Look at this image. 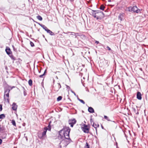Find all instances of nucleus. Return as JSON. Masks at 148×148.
<instances>
[{
  "mask_svg": "<svg viewBox=\"0 0 148 148\" xmlns=\"http://www.w3.org/2000/svg\"><path fill=\"white\" fill-rule=\"evenodd\" d=\"M47 32L51 36H54L55 35V34L54 33L52 32L49 29L47 30Z\"/></svg>",
  "mask_w": 148,
  "mask_h": 148,
  "instance_id": "14",
  "label": "nucleus"
},
{
  "mask_svg": "<svg viewBox=\"0 0 148 148\" xmlns=\"http://www.w3.org/2000/svg\"><path fill=\"white\" fill-rule=\"evenodd\" d=\"M65 85L66 86L67 90H68V91L69 92L70 89V87L69 86L66 84Z\"/></svg>",
  "mask_w": 148,
  "mask_h": 148,
  "instance_id": "31",
  "label": "nucleus"
},
{
  "mask_svg": "<svg viewBox=\"0 0 148 148\" xmlns=\"http://www.w3.org/2000/svg\"><path fill=\"white\" fill-rule=\"evenodd\" d=\"M36 17L40 21H42V17L40 15H38Z\"/></svg>",
  "mask_w": 148,
  "mask_h": 148,
  "instance_id": "24",
  "label": "nucleus"
},
{
  "mask_svg": "<svg viewBox=\"0 0 148 148\" xmlns=\"http://www.w3.org/2000/svg\"><path fill=\"white\" fill-rule=\"evenodd\" d=\"M3 109L2 106L1 104H0V111H1Z\"/></svg>",
  "mask_w": 148,
  "mask_h": 148,
  "instance_id": "37",
  "label": "nucleus"
},
{
  "mask_svg": "<svg viewBox=\"0 0 148 148\" xmlns=\"http://www.w3.org/2000/svg\"><path fill=\"white\" fill-rule=\"evenodd\" d=\"M61 87V86L60 84L58 83L57 85L53 87V89L55 91L58 92Z\"/></svg>",
  "mask_w": 148,
  "mask_h": 148,
  "instance_id": "7",
  "label": "nucleus"
},
{
  "mask_svg": "<svg viewBox=\"0 0 148 148\" xmlns=\"http://www.w3.org/2000/svg\"><path fill=\"white\" fill-rule=\"evenodd\" d=\"M105 61L106 62V63L107 64L108 66V60H105Z\"/></svg>",
  "mask_w": 148,
  "mask_h": 148,
  "instance_id": "41",
  "label": "nucleus"
},
{
  "mask_svg": "<svg viewBox=\"0 0 148 148\" xmlns=\"http://www.w3.org/2000/svg\"><path fill=\"white\" fill-rule=\"evenodd\" d=\"M69 33H72V34H71V35H74V36H75L76 35V33H75V32H69Z\"/></svg>",
  "mask_w": 148,
  "mask_h": 148,
  "instance_id": "35",
  "label": "nucleus"
},
{
  "mask_svg": "<svg viewBox=\"0 0 148 148\" xmlns=\"http://www.w3.org/2000/svg\"><path fill=\"white\" fill-rule=\"evenodd\" d=\"M12 108L14 111H16L17 110L18 106L16 103L14 102L12 105Z\"/></svg>",
  "mask_w": 148,
  "mask_h": 148,
  "instance_id": "10",
  "label": "nucleus"
},
{
  "mask_svg": "<svg viewBox=\"0 0 148 148\" xmlns=\"http://www.w3.org/2000/svg\"><path fill=\"white\" fill-rule=\"evenodd\" d=\"M142 95L141 93L139 92H138L137 93L136 98L139 100H140L142 99Z\"/></svg>",
  "mask_w": 148,
  "mask_h": 148,
  "instance_id": "11",
  "label": "nucleus"
},
{
  "mask_svg": "<svg viewBox=\"0 0 148 148\" xmlns=\"http://www.w3.org/2000/svg\"><path fill=\"white\" fill-rule=\"evenodd\" d=\"M12 88H12L10 86H9L8 84H7L6 83H5V85L4 87V99H5V96H6L7 97V99L8 102H9L8 99L9 97V93L10 92V90L12 89Z\"/></svg>",
  "mask_w": 148,
  "mask_h": 148,
  "instance_id": "3",
  "label": "nucleus"
},
{
  "mask_svg": "<svg viewBox=\"0 0 148 148\" xmlns=\"http://www.w3.org/2000/svg\"><path fill=\"white\" fill-rule=\"evenodd\" d=\"M62 97L61 96H59L57 98V101H58L61 100L62 99Z\"/></svg>",
  "mask_w": 148,
  "mask_h": 148,
  "instance_id": "28",
  "label": "nucleus"
},
{
  "mask_svg": "<svg viewBox=\"0 0 148 148\" xmlns=\"http://www.w3.org/2000/svg\"><path fill=\"white\" fill-rule=\"evenodd\" d=\"M47 130V127H45L44 128L43 132L42 133V136H40V135H38L39 138H42V137H44L46 135V133Z\"/></svg>",
  "mask_w": 148,
  "mask_h": 148,
  "instance_id": "8",
  "label": "nucleus"
},
{
  "mask_svg": "<svg viewBox=\"0 0 148 148\" xmlns=\"http://www.w3.org/2000/svg\"><path fill=\"white\" fill-rule=\"evenodd\" d=\"M23 94L24 96H26L27 95L26 90H25V89H24V90L23 91Z\"/></svg>",
  "mask_w": 148,
  "mask_h": 148,
  "instance_id": "32",
  "label": "nucleus"
},
{
  "mask_svg": "<svg viewBox=\"0 0 148 148\" xmlns=\"http://www.w3.org/2000/svg\"><path fill=\"white\" fill-rule=\"evenodd\" d=\"M38 24L41 27L42 25H43L42 24H40V23H38Z\"/></svg>",
  "mask_w": 148,
  "mask_h": 148,
  "instance_id": "47",
  "label": "nucleus"
},
{
  "mask_svg": "<svg viewBox=\"0 0 148 148\" xmlns=\"http://www.w3.org/2000/svg\"><path fill=\"white\" fill-rule=\"evenodd\" d=\"M85 148H90L87 142H86V145L84 147Z\"/></svg>",
  "mask_w": 148,
  "mask_h": 148,
  "instance_id": "29",
  "label": "nucleus"
},
{
  "mask_svg": "<svg viewBox=\"0 0 148 148\" xmlns=\"http://www.w3.org/2000/svg\"><path fill=\"white\" fill-rule=\"evenodd\" d=\"M105 49L106 50L107 49L109 51H111L112 53H113V51L111 50V48L108 46H107L106 48H105Z\"/></svg>",
  "mask_w": 148,
  "mask_h": 148,
  "instance_id": "23",
  "label": "nucleus"
},
{
  "mask_svg": "<svg viewBox=\"0 0 148 148\" xmlns=\"http://www.w3.org/2000/svg\"><path fill=\"white\" fill-rule=\"evenodd\" d=\"M5 117V114H3L0 115V119H4Z\"/></svg>",
  "mask_w": 148,
  "mask_h": 148,
  "instance_id": "19",
  "label": "nucleus"
},
{
  "mask_svg": "<svg viewBox=\"0 0 148 148\" xmlns=\"http://www.w3.org/2000/svg\"><path fill=\"white\" fill-rule=\"evenodd\" d=\"M28 84L30 86H32V81L31 79H29L28 81Z\"/></svg>",
  "mask_w": 148,
  "mask_h": 148,
  "instance_id": "22",
  "label": "nucleus"
},
{
  "mask_svg": "<svg viewBox=\"0 0 148 148\" xmlns=\"http://www.w3.org/2000/svg\"><path fill=\"white\" fill-rule=\"evenodd\" d=\"M38 72L39 73H40V72H41V71H39L38 70Z\"/></svg>",
  "mask_w": 148,
  "mask_h": 148,
  "instance_id": "55",
  "label": "nucleus"
},
{
  "mask_svg": "<svg viewBox=\"0 0 148 148\" xmlns=\"http://www.w3.org/2000/svg\"><path fill=\"white\" fill-rule=\"evenodd\" d=\"M82 130L84 132L86 133H89L91 135L92 134L90 132H89V128L88 126V125L86 124H84L83 125V127H81Z\"/></svg>",
  "mask_w": 148,
  "mask_h": 148,
  "instance_id": "5",
  "label": "nucleus"
},
{
  "mask_svg": "<svg viewBox=\"0 0 148 148\" xmlns=\"http://www.w3.org/2000/svg\"><path fill=\"white\" fill-rule=\"evenodd\" d=\"M41 27H42L46 32H47V30L49 29L46 26L43 25H42Z\"/></svg>",
  "mask_w": 148,
  "mask_h": 148,
  "instance_id": "18",
  "label": "nucleus"
},
{
  "mask_svg": "<svg viewBox=\"0 0 148 148\" xmlns=\"http://www.w3.org/2000/svg\"><path fill=\"white\" fill-rule=\"evenodd\" d=\"M71 129L69 127H64L59 132V135L58 138L62 140L60 144H62L64 147H66L72 141L69 137Z\"/></svg>",
  "mask_w": 148,
  "mask_h": 148,
  "instance_id": "1",
  "label": "nucleus"
},
{
  "mask_svg": "<svg viewBox=\"0 0 148 148\" xmlns=\"http://www.w3.org/2000/svg\"><path fill=\"white\" fill-rule=\"evenodd\" d=\"M4 129L2 127H0V132H2L3 131Z\"/></svg>",
  "mask_w": 148,
  "mask_h": 148,
  "instance_id": "36",
  "label": "nucleus"
},
{
  "mask_svg": "<svg viewBox=\"0 0 148 148\" xmlns=\"http://www.w3.org/2000/svg\"><path fill=\"white\" fill-rule=\"evenodd\" d=\"M95 43H96L97 44H98L99 43V42L98 41H95Z\"/></svg>",
  "mask_w": 148,
  "mask_h": 148,
  "instance_id": "43",
  "label": "nucleus"
},
{
  "mask_svg": "<svg viewBox=\"0 0 148 148\" xmlns=\"http://www.w3.org/2000/svg\"><path fill=\"white\" fill-rule=\"evenodd\" d=\"M51 121H50L49 122V125H50L51 124Z\"/></svg>",
  "mask_w": 148,
  "mask_h": 148,
  "instance_id": "49",
  "label": "nucleus"
},
{
  "mask_svg": "<svg viewBox=\"0 0 148 148\" xmlns=\"http://www.w3.org/2000/svg\"><path fill=\"white\" fill-rule=\"evenodd\" d=\"M87 91H88L89 92V90H87Z\"/></svg>",
  "mask_w": 148,
  "mask_h": 148,
  "instance_id": "62",
  "label": "nucleus"
},
{
  "mask_svg": "<svg viewBox=\"0 0 148 148\" xmlns=\"http://www.w3.org/2000/svg\"><path fill=\"white\" fill-rule=\"evenodd\" d=\"M95 130H96V134L97 135V128H95Z\"/></svg>",
  "mask_w": 148,
  "mask_h": 148,
  "instance_id": "48",
  "label": "nucleus"
},
{
  "mask_svg": "<svg viewBox=\"0 0 148 148\" xmlns=\"http://www.w3.org/2000/svg\"><path fill=\"white\" fill-rule=\"evenodd\" d=\"M124 13H121L119 14L118 16V18L119 20H120L121 21L123 20V18L124 16Z\"/></svg>",
  "mask_w": 148,
  "mask_h": 148,
  "instance_id": "12",
  "label": "nucleus"
},
{
  "mask_svg": "<svg viewBox=\"0 0 148 148\" xmlns=\"http://www.w3.org/2000/svg\"><path fill=\"white\" fill-rule=\"evenodd\" d=\"M47 73V69H46L44 72V73L42 75H40L39 76V77L40 78H42L43 77V76L46 75V73Z\"/></svg>",
  "mask_w": 148,
  "mask_h": 148,
  "instance_id": "15",
  "label": "nucleus"
},
{
  "mask_svg": "<svg viewBox=\"0 0 148 148\" xmlns=\"http://www.w3.org/2000/svg\"><path fill=\"white\" fill-rule=\"evenodd\" d=\"M101 128H102V129H103V128H103V126L102 125H101Z\"/></svg>",
  "mask_w": 148,
  "mask_h": 148,
  "instance_id": "52",
  "label": "nucleus"
},
{
  "mask_svg": "<svg viewBox=\"0 0 148 148\" xmlns=\"http://www.w3.org/2000/svg\"><path fill=\"white\" fill-rule=\"evenodd\" d=\"M51 125H48L47 127V130L49 131H51Z\"/></svg>",
  "mask_w": 148,
  "mask_h": 148,
  "instance_id": "30",
  "label": "nucleus"
},
{
  "mask_svg": "<svg viewBox=\"0 0 148 148\" xmlns=\"http://www.w3.org/2000/svg\"><path fill=\"white\" fill-rule=\"evenodd\" d=\"M74 0H70L71 1H73Z\"/></svg>",
  "mask_w": 148,
  "mask_h": 148,
  "instance_id": "56",
  "label": "nucleus"
},
{
  "mask_svg": "<svg viewBox=\"0 0 148 148\" xmlns=\"http://www.w3.org/2000/svg\"><path fill=\"white\" fill-rule=\"evenodd\" d=\"M70 91H71V92L72 93H73L74 95H75V96H76V94H75V92H74L71 89H70Z\"/></svg>",
  "mask_w": 148,
  "mask_h": 148,
  "instance_id": "39",
  "label": "nucleus"
},
{
  "mask_svg": "<svg viewBox=\"0 0 148 148\" xmlns=\"http://www.w3.org/2000/svg\"><path fill=\"white\" fill-rule=\"evenodd\" d=\"M92 126L93 127H94L95 128H97V127H98L99 126V125L98 124H95V125L94 123L93 122V124L92 125Z\"/></svg>",
  "mask_w": 148,
  "mask_h": 148,
  "instance_id": "21",
  "label": "nucleus"
},
{
  "mask_svg": "<svg viewBox=\"0 0 148 148\" xmlns=\"http://www.w3.org/2000/svg\"><path fill=\"white\" fill-rule=\"evenodd\" d=\"M5 51L6 53L8 55H10L12 53V52L11 51L9 47H6Z\"/></svg>",
  "mask_w": 148,
  "mask_h": 148,
  "instance_id": "9",
  "label": "nucleus"
},
{
  "mask_svg": "<svg viewBox=\"0 0 148 148\" xmlns=\"http://www.w3.org/2000/svg\"><path fill=\"white\" fill-rule=\"evenodd\" d=\"M88 111L90 113H93L94 112V110L93 108L91 107H89L88 108Z\"/></svg>",
  "mask_w": 148,
  "mask_h": 148,
  "instance_id": "13",
  "label": "nucleus"
},
{
  "mask_svg": "<svg viewBox=\"0 0 148 148\" xmlns=\"http://www.w3.org/2000/svg\"><path fill=\"white\" fill-rule=\"evenodd\" d=\"M77 96V99L79 101V100H80L81 99H80L78 97V95Z\"/></svg>",
  "mask_w": 148,
  "mask_h": 148,
  "instance_id": "46",
  "label": "nucleus"
},
{
  "mask_svg": "<svg viewBox=\"0 0 148 148\" xmlns=\"http://www.w3.org/2000/svg\"><path fill=\"white\" fill-rule=\"evenodd\" d=\"M91 11V15L97 19L101 20L104 18V14L102 12L99 10H92Z\"/></svg>",
  "mask_w": 148,
  "mask_h": 148,
  "instance_id": "2",
  "label": "nucleus"
},
{
  "mask_svg": "<svg viewBox=\"0 0 148 148\" xmlns=\"http://www.w3.org/2000/svg\"><path fill=\"white\" fill-rule=\"evenodd\" d=\"M76 120L75 119H70L68 121L69 124L71 125V127H73L74 125L76 123Z\"/></svg>",
  "mask_w": 148,
  "mask_h": 148,
  "instance_id": "6",
  "label": "nucleus"
},
{
  "mask_svg": "<svg viewBox=\"0 0 148 148\" xmlns=\"http://www.w3.org/2000/svg\"><path fill=\"white\" fill-rule=\"evenodd\" d=\"M12 47L14 51H17L16 49L15 48L14 45H12Z\"/></svg>",
  "mask_w": 148,
  "mask_h": 148,
  "instance_id": "38",
  "label": "nucleus"
},
{
  "mask_svg": "<svg viewBox=\"0 0 148 148\" xmlns=\"http://www.w3.org/2000/svg\"><path fill=\"white\" fill-rule=\"evenodd\" d=\"M140 70L141 71H142V68H140Z\"/></svg>",
  "mask_w": 148,
  "mask_h": 148,
  "instance_id": "51",
  "label": "nucleus"
},
{
  "mask_svg": "<svg viewBox=\"0 0 148 148\" xmlns=\"http://www.w3.org/2000/svg\"><path fill=\"white\" fill-rule=\"evenodd\" d=\"M43 37H45V36H44V35H43Z\"/></svg>",
  "mask_w": 148,
  "mask_h": 148,
  "instance_id": "60",
  "label": "nucleus"
},
{
  "mask_svg": "<svg viewBox=\"0 0 148 148\" xmlns=\"http://www.w3.org/2000/svg\"><path fill=\"white\" fill-rule=\"evenodd\" d=\"M56 78L57 79H58V77L57 76H56Z\"/></svg>",
  "mask_w": 148,
  "mask_h": 148,
  "instance_id": "58",
  "label": "nucleus"
},
{
  "mask_svg": "<svg viewBox=\"0 0 148 148\" xmlns=\"http://www.w3.org/2000/svg\"><path fill=\"white\" fill-rule=\"evenodd\" d=\"M133 111L136 114H138L139 113L138 111L137 112L136 110L134 107L132 108Z\"/></svg>",
  "mask_w": 148,
  "mask_h": 148,
  "instance_id": "17",
  "label": "nucleus"
},
{
  "mask_svg": "<svg viewBox=\"0 0 148 148\" xmlns=\"http://www.w3.org/2000/svg\"><path fill=\"white\" fill-rule=\"evenodd\" d=\"M108 1L109 2H110V1H111V0H109Z\"/></svg>",
  "mask_w": 148,
  "mask_h": 148,
  "instance_id": "57",
  "label": "nucleus"
},
{
  "mask_svg": "<svg viewBox=\"0 0 148 148\" xmlns=\"http://www.w3.org/2000/svg\"><path fill=\"white\" fill-rule=\"evenodd\" d=\"M76 35L77 36H84V35H83L82 34L78 33H76Z\"/></svg>",
  "mask_w": 148,
  "mask_h": 148,
  "instance_id": "26",
  "label": "nucleus"
},
{
  "mask_svg": "<svg viewBox=\"0 0 148 148\" xmlns=\"http://www.w3.org/2000/svg\"><path fill=\"white\" fill-rule=\"evenodd\" d=\"M8 56L13 61H14L16 60V58L12 55V53Z\"/></svg>",
  "mask_w": 148,
  "mask_h": 148,
  "instance_id": "16",
  "label": "nucleus"
},
{
  "mask_svg": "<svg viewBox=\"0 0 148 148\" xmlns=\"http://www.w3.org/2000/svg\"><path fill=\"white\" fill-rule=\"evenodd\" d=\"M11 123H12V125L14 126H16V123L15 121L14 120H12L11 121Z\"/></svg>",
  "mask_w": 148,
  "mask_h": 148,
  "instance_id": "25",
  "label": "nucleus"
},
{
  "mask_svg": "<svg viewBox=\"0 0 148 148\" xmlns=\"http://www.w3.org/2000/svg\"><path fill=\"white\" fill-rule=\"evenodd\" d=\"M22 88H23V91H24V89H25V88L23 87H22Z\"/></svg>",
  "mask_w": 148,
  "mask_h": 148,
  "instance_id": "54",
  "label": "nucleus"
},
{
  "mask_svg": "<svg viewBox=\"0 0 148 148\" xmlns=\"http://www.w3.org/2000/svg\"><path fill=\"white\" fill-rule=\"evenodd\" d=\"M25 123H24L23 124V125L24 126H25Z\"/></svg>",
  "mask_w": 148,
  "mask_h": 148,
  "instance_id": "50",
  "label": "nucleus"
},
{
  "mask_svg": "<svg viewBox=\"0 0 148 148\" xmlns=\"http://www.w3.org/2000/svg\"><path fill=\"white\" fill-rule=\"evenodd\" d=\"M53 84H54L55 83V80L53 78Z\"/></svg>",
  "mask_w": 148,
  "mask_h": 148,
  "instance_id": "44",
  "label": "nucleus"
},
{
  "mask_svg": "<svg viewBox=\"0 0 148 148\" xmlns=\"http://www.w3.org/2000/svg\"><path fill=\"white\" fill-rule=\"evenodd\" d=\"M105 8V6L103 5H101L99 8L101 10H104Z\"/></svg>",
  "mask_w": 148,
  "mask_h": 148,
  "instance_id": "20",
  "label": "nucleus"
},
{
  "mask_svg": "<svg viewBox=\"0 0 148 148\" xmlns=\"http://www.w3.org/2000/svg\"><path fill=\"white\" fill-rule=\"evenodd\" d=\"M116 148H119L117 146H116Z\"/></svg>",
  "mask_w": 148,
  "mask_h": 148,
  "instance_id": "61",
  "label": "nucleus"
},
{
  "mask_svg": "<svg viewBox=\"0 0 148 148\" xmlns=\"http://www.w3.org/2000/svg\"><path fill=\"white\" fill-rule=\"evenodd\" d=\"M63 145L62 144H60V143L59 144V146L60 148H62V146L63 147H64Z\"/></svg>",
  "mask_w": 148,
  "mask_h": 148,
  "instance_id": "40",
  "label": "nucleus"
},
{
  "mask_svg": "<svg viewBox=\"0 0 148 148\" xmlns=\"http://www.w3.org/2000/svg\"><path fill=\"white\" fill-rule=\"evenodd\" d=\"M75 38H77V36L76 35H75Z\"/></svg>",
  "mask_w": 148,
  "mask_h": 148,
  "instance_id": "53",
  "label": "nucleus"
},
{
  "mask_svg": "<svg viewBox=\"0 0 148 148\" xmlns=\"http://www.w3.org/2000/svg\"><path fill=\"white\" fill-rule=\"evenodd\" d=\"M104 118L105 119L107 120L108 121H111L109 119L108 117L107 116L104 115Z\"/></svg>",
  "mask_w": 148,
  "mask_h": 148,
  "instance_id": "27",
  "label": "nucleus"
},
{
  "mask_svg": "<svg viewBox=\"0 0 148 148\" xmlns=\"http://www.w3.org/2000/svg\"><path fill=\"white\" fill-rule=\"evenodd\" d=\"M90 122H91V123H92V122H93V121L92 120V118H91L90 119Z\"/></svg>",
  "mask_w": 148,
  "mask_h": 148,
  "instance_id": "45",
  "label": "nucleus"
},
{
  "mask_svg": "<svg viewBox=\"0 0 148 148\" xmlns=\"http://www.w3.org/2000/svg\"><path fill=\"white\" fill-rule=\"evenodd\" d=\"M125 136L126 137H127L126 135H125Z\"/></svg>",
  "mask_w": 148,
  "mask_h": 148,
  "instance_id": "63",
  "label": "nucleus"
},
{
  "mask_svg": "<svg viewBox=\"0 0 148 148\" xmlns=\"http://www.w3.org/2000/svg\"><path fill=\"white\" fill-rule=\"evenodd\" d=\"M113 122H114V123H115V121H113Z\"/></svg>",
  "mask_w": 148,
  "mask_h": 148,
  "instance_id": "59",
  "label": "nucleus"
},
{
  "mask_svg": "<svg viewBox=\"0 0 148 148\" xmlns=\"http://www.w3.org/2000/svg\"><path fill=\"white\" fill-rule=\"evenodd\" d=\"M79 101L81 102L83 104H85V102L84 101H83V100L82 99H80V100H79Z\"/></svg>",
  "mask_w": 148,
  "mask_h": 148,
  "instance_id": "34",
  "label": "nucleus"
},
{
  "mask_svg": "<svg viewBox=\"0 0 148 148\" xmlns=\"http://www.w3.org/2000/svg\"><path fill=\"white\" fill-rule=\"evenodd\" d=\"M2 143V140L0 138V145H1Z\"/></svg>",
  "mask_w": 148,
  "mask_h": 148,
  "instance_id": "42",
  "label": "nucleus"
},
{
  "mask_svg": "<svg viewBox=\"0 0 148 148\" xmlns=\"http://www.w3.org/2000/svg\"><path fill=\"white\" fill-rule=\"evenodd\" d=\"M129 12L133 11L134 13H138L140 12V10L138 9L136 6H134L133 7H130L128 8Z\"/></svg>",
  "mask_w": 148,
  "mask_h": 148,
  "instance_id": "4",
  "label": "nucleus"
},
{
  "mask_svg": "<svg viewBox=\"0 0 148 148\" xmlns=\"http://www.w3.org/2000/svg\"><path fill=\"white\" fill-rule=\"evenodd\" d=\"M30 45L32 47H33L34 46V43L32 41H30Z\"/></svg>",
  "mask_w": 148,
  "mask_h": 148,
  "instance_id": "33",
  "label": "nucleus"
}]
</instances>
